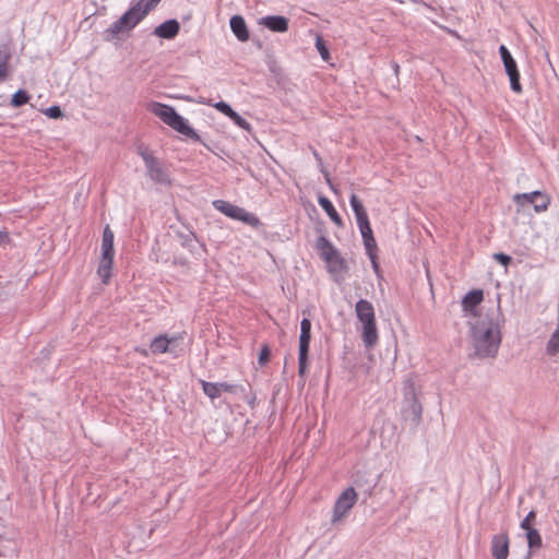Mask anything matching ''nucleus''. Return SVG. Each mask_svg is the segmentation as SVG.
<instances>
[{
  "label": "nucleus",
  "instance_id": "nucleus-1",
  "mask_svg": "<svg viewBox=\"0 0 559 559\" xmlns=\"http://www.w3.org/2000/svg\"><path fill=\"white\" fill-rule=\"evenodd\" d=\"M473 340L479 357H493L501 342L500 324L492 320L479 322L474 326Z\"/></svg>",
  "mask_w": 559,
  "mask_h": 559
},
{
  "label": "nucleus",
  "instance_id": "nucleus-2",
  "mask_svg": "<svg viewBox=\"0 0 559 559\" xmlns=\"http://www.w3.org/2000/svg\"><path fill=\"white\" fill-rule=\"evenodd\" d=\"M147 110L178 133L193 141H200V135L189 126L188 120L180 116L174 107L163 103L152 102L147 105Z\"/></svg>",
  "mask_w": 559,
  "mask_h": 559
},
{
  "label": "nucleus",
  "instance_id": "nucleus-3",
  "mask_svg": "<svg viewBox=\"0 0 559 559\" xmlns=\"http://www.w3.org/2000/svg\"><path fill=\"white\" fill-rule=\"evenodd\" d=\"M160 0H140L107 29L112 37L124 31L134 28L152 11Z\"/></svg>",
  "mask_w": 559,
  "mask_h": 559
},
{
  "label": "nucleus",
  "instance_id": "nucleus-4",
  "mask_svg": "<svg viewBox=\"0 0 559 559\" xmlns=\"http://www.w3.org/2000/svg\"><path fill=\"white\" fill-rule=\"evenodd\" d=\"M355 313L362 324L361 338L366 347H373L379 341L374 308L367 299H360L355 305Z\"/></svg>",
  "mask_w": 559,
  "mask_h": 559
},
{
  "label": "nucleus",
  "instance_id": "nucleus-5",
  "mask_svg": "<svg viewBox=\"0 0 559 559\" xmlns=\"http://www.w3.org/2000/svg\"><path fill=\"white\" fill-rule=\"evenodd\" d=\"M316 249L324 261L328 272L333 277L342 276L347 272V263L335 246L324 236H320L316 242Z\"/></svg>",
  "mask_w": 559,
  "mask_h": 559
},
{
  "label": "nucleus",
  "instance_id": "nucleus-6",
  "mask_svg": "<svg viewBox=\"0 0 559 559\" xmlns=\"http://www.w3.org/2000/svg\"><path fill=\"white\" fill-rule=\"evenodd\" d=\"M213 206L227 217L240 221L251 227H257L260 225V219L257 215L246 211L243 207L231 204L227 201L215 200L213 202Z\"/></svg>",
  "mask_w": 559,
  "mask_h": 559
},
{
  "label": "nucleus",
  "instance_id": "nucleus-7",
  "mask_svg": "<svg viewBox=\"0 0 559 559\" xmlns=\"http://www.w3.org/2000/svg\"><path fill=\"white\" fill-rule=\"evenodd\" d=\"M311 321L304 318L300 322V335H299V376L304 377L308 368V354L309 345L311 341Z\"/></svg>",
  "mask_w": 559,
  "mask_h": 559
},
{
  "label": "nucleus",
  "instance_id": "nucleus-8",
  "mask_svg": "<svg viewBox=\"0 0 559 559\" xmlns=\"http://www.w3.org/2000/svg\"><path fill=\"white\" fill-rule=\"evenodd\" d=\"M358 495L353 487L346 488L337 498L332 514V523H337L347 516L350 509L356 504Z\"/></svg>",
  "mask_w": 559,
  "mask_h": 559
},
{
  "label": "nucleus",
  "instance_id": "nucleus-9",
  "mask_svg": "<svg viewBox=\"0 0 559 559\" xmlns=\"http://www.w3.org/2000/svg\"><path fill=\"white\" fill-rule=\"evenodd\" d=\"M141 156L145 163L150 178L160 185L171 186L173 181L163 164L148 152H142Z\"/></svg>",
  "mask_w": 559,
  "mask_h": 559
},
{
  "label": "nucleus",
  "instance_id": "nucleus-10",
  "mask_svg": "<svg viewBox=\"0 0 559 559\" xmlns=\"http://www.w3.org/2000/svg\"><path fill=\"white\" fill-rule=\"evenodd\" d=\"M499 52L504 66L506 73L508 74L510 80L511 90L516 94H521L523 92V88L520 82V71L518 69L516 61L514 60L511 52L504 45L500 46Z\"/></svg>",
  "mask_w": 559,
  "mask_h": 559
},
{
  "label": "nucleus",
  "instance_id": "nucleus-11",
  "mask_svg": "<svg viewBox=\"0 0 559 559\" xmlns=\"http://www.w3.org/2000/svg\"><path fill=\"white\" fill-rule=\"evenodd\" d=\"M349 203L355 214L362 239L372 237L373 233L369 222L368 213L360 199L355 193H353L350 195Z\"/></svg>",
  "mask_w": 559,
  "mask_h": 559
},
{
  "label": "nucleus",
  "instance_id": "nucleus-12",
  "mask_svg": "<svg viewBox=\"0 0 559 559\" xmlns=\"http://www.w3.org/2000/svg\"><path fill=\"white\" fill-rule=\"evenodd\" d=\"M513 201L519 206H524L526 203H532L536 212H544L550 204V198L540 191L531 193H519L513 197Z\"/></svg>",
  "mask_w": 559,
  "mask_h": 559
},
{
  "label": "nucleus",
  "instance_id": "nucleus-13",
  "mask_svg": "<svg viewBox=\"0 0 559 559\" xmlns=\"http://www.w3.org/2000/svg\"><path fill=\"white\" fill-rule=\"evenodd\" d=\"M491 554L495 559H507L509 555V537L507 534H498L491 540Z\"/></svg>",
  "mask_w": 559,
  "mask_h": 559
},
{
  "label": "nucleus",
  "instance_id": "nucleus-14",
  "mask_svg": "<svg viewBox=\"0 0 559 559\" xmlns=\"http://www.w3.org/2000/svg\"><path fill=\"white\" fill-rule=\"evenodd\" d=\"M260 24L277 33H284L288 29V20L281 15L264 16L261 19Z\"/></svg>",
  "mask_w": 559,
  "mask_h": 559
},
{
  "label": "nucleus",
  "instance_id": "nucleus-15",
  "mask_svg": "<svg viewBox=\"0 0 559 559\" xmlns=\"http://www.w3.org/2000/svg\"><path fill=\"white\" fill-rule=\"evenodd\" d=\"M181 336L168 337L165 334L156 336L150 344V349L153 354H165L169 349V345L178 340H181Z\"/></svg>",
  "mask_w": 559,
  "mask_h": 559
},
{
  "label": "nucleus",
  "instance_id": "nucleus-16",
  "mask_svg": "<svg viewBox=\"0 0 559 559\" xmlns=\"http://www.w3.org/2000/svg\"><path fill=\"white\" fill-rule=\"evenodd\" d=\"M230 28L240 41H247L250 37L245 19L241 15H234L230 19Z\"/></svg>",
  "mask_w": 559,
  "mask_h": 559
},
{
  "label": "nucleus",
  "instance_id": "nucleus-17",
  "mask_svg": "<svg viewBox=\"0 0 559 559\" xmlns=\"http://www.w3.org/2000/svg\"><path fill=\"white\" fill-rule=\"evenodd\" d=\"M179 32V23L176 20H169L158 25L154 34L160 38L171 39Z\"/></svg>",
  "mask_w": 559,
  "mask_h": 559
},
{
  "label": "nucleus",
  "instance_id": "nucleus-18",
  "mask_svg": "<svg viewBox=\"0 0 559 559\" xmlns=\"http://www.w3.org/2000/svg\"><path fill=\"white\" fill-rule=\"evenodd\" d=\"M484 300V293L481 289H474L468 292L462 300V308L466 312H473L474 309Z\"/></svg>",
  "mask_w": 559,
  "mask_h": 559
},
{
  "label": "nucleus",
  "instance_id": "nucleus-19",
  "mask_svg": "<svg viewBox=\"0 0 559 559\" xmlns=\"http://www.w3.org/2000/svg\"><path fill=\"white\" fill-rule=\"evenodd\" d=\"M319 205L324 210L326 215L330 217V219L338 227L343 226V219L341 215L335 210L332 202L326 197H319L318 198Z\"/></svg>",
  "mask_w": 559,
  "mask_h": 559
},
{
  "label": "nucleus",
  "instance_id": "nucleus-20",
  "mask_svg": "<svg viewBox=\"0 0 559 559\" xmlns=\"http://www.w3.org/2000/svg\"><path fill=\"white\" fill-rule=\"evenodd\" d=\"M362 241H364V246H365L366 252H367L368 257L371 260L373 270L376 272H379V264H378V261H377V258H378L377 257L378 246H377L374 237L372 236V237L364 238Z\"/></svg>",
  "mask_w": 559,
  "mask_h": 559
},
{
  "label": "nucleus",
  "instance_id": "nucleus-21",
  "mask_svg": "<svg viewBox=\"0 0 559 559\" xmlns=\"http://www.w3.org/2000/svg\"><path fill=\"white\" fill-rule=\"evenodd\" d=\"M112 266H114L112 261H105V260L99 259L98 267H97V275L100 277L102 283L104 285H107L110 282Z\"/></svg>",
  "mask_w": 559,
  "mask_h": 559
},
{
  "label": "nucleus",
  "instance_id": "nucleus-22",
  "mask_svg": "<svg viewBox=\"0 0 559 559\" xmlns=\"http://www.w3.org/2000/svg\"><path fill=\"white\" fill-rule=\"evenodd\" d=\"M10 53L7 49H0V82L9 75Z\"/></svg>",
  "mask_w": 559,
  "mask_h": 559
},
{
  "label": "nucleus",
  "instance_id": "nucleus-23",
  "mask_svg": "<svg viewBox=\"0 0 559 559\" xmlns=\"http://www.w3.org/2000/svg\"><path fill=\"white\" fill-rule=\"evenodd\" d=\"M201 385L204 394L209 396L211 400L218 399L222 395V393L218 390V386L214 382L201 380Z\"/></svg>",
  "mask_w": 559,
  "mask_h": 559
},
{
  "label": "nucleus",
  "instance_id": "nucleus-24",
  "mask_svg": "<svg viewBox=\"0 0 559 559\" xmlns=\"http://www.w3.org/2000/svg\"><path fill=\"white\" fill-rule=\"evenodd\" d=\"M526 537H527L528 546L531 548L542 547L543 542H542L540 534L538 533L537 530L530 528L528 531H526Z\"/></svg>",
  "mask_w": 559,
  "mask_h": 559
},
{
  "label": "nucleus",
  "instance_id": "nucleus-25",
  "mask_svg": "<svg viewBox=\"0 0 559 559\" xmlns=\"http://www.w3.org/2000/svg\"><path fill=\"white\" fill-rule=\"evenodd\" d=\"M547 352L550 355H555V354L559 353V322H558L557 329L555 330V332L552 333V335L550 336V338L548 341Z\"/></svg>",
  "mask_w": 559,
  "mask_h": 559
},
{
  "label": "nucleus",
  "instance_id": "nucleus-26",
  "mask_svg": "<svg viewBox=\"0 0 559 559\" xmlns=\"http://www.w3.org/2000/svg\"><path fill=\"white\" fill-rule=\"evenodd\" d=\"M29 100V95L26 91L20 90L16 93L12 95L11 98V105L13 107H21L22 105H25Z\"/></svg>",
  "mask_w": 559,
  "mask_h": 559
},
{
  "label": "nucleus",
  "instance_id": "nucleus-27",
  "mask_svg": "<svg viewBox=\"0 0 559 559\" xmlns=\"http://www.w3.org/2000/svg\"><path fill=\"white\" fill-rule=\"evenodd\" d=\"M114 239H115V235H114V231L110 229V227L107 225L105 228H104V231H103V238H102V247L100 249H115L114 248Z\"/></svg>",
  "mask_w": 559,
  "mask_h": 559
},
{
  "label": "nucleus",
  "instance_id": "nucleus-28",
  "mask_svg": "<svg viewBox=\"0 0 559 559\" xmlns=\"http://www.w3.org/2000/svg\"><path fill=\"white\" fill-rule=\"evenodd\" d=\"M316 47H317L319 53L321 55L322 59L324 61H328L330 59V52H329V49L326 48L325 43L321 36H317Z\"/></svg>",
  "mask_w": 559,
  "mask_h": 559
},
{
  "label": "nucleus",
  "instance_id": "nucleus-29",
  "mask_svg": "<svg viewBox=\"0 0 559 559\" xmlns=\"http://www.w3.org/2000/svg\"><path fill=\"white\" fill-rule=\"evenodd\" d=\"M229 119L235 123L237 124L238 127H240L241 129H245V130H249L250 129V123L243 119L240 115H238L235 110L234 112L230 115Z\"/></svg>",
  "mask_w": 559,
  "mask_h": 559
},
{
  "label": "nucleus",
  "instance_id": "nucleus-30",
  "mask_svg": "<svg viewBox=\"0 0 559 559\" xmlns=\"http://www.w3.org/2000/svg\"><path fill=\"white\" fill-rule=\"evenodd\" d=\"M536 519L535 511L528 512V514L525 516V519L521 522V528L524 531H528L530 528H534L533 524Z\"/></svg>",
  "mask_w": 559,
  "mask_h": 559
},
{
  "label": "nucleus",
  "instance_id": "nucleus-31",
  "mask_svg": "<svg viewBox=\"0 0 559 559\" xmlns=\"http://www.w3.org/2000/svg\"><path fill=\"white\" fill-rule=\"evenodd\" d=\"M271 357V350L267 345L262 346L258 361L261 366H264L269 362Z\"/></svg>",
  "mask_w": 559,
  "mask_h": 559
},
{
  "label": "nucleus",
  "instance_id": "nucleus-32",
  "mask_svg": "<svg viewBox=\"0 0 559 559\" xmlns=\"http://www.w3.org/2000/svg\"><path fill=\"white\" fill-rule=\"evenodd\" d=\"M214 107L222 114H224L225 116H227L228 118L230 117V115L234 112V109L225 102H218L214 105Z\"/></svg>",
  "mask_w": 559,
  "mask_h": 559
},
{
  "label": "nucleus",
  "instance_id": "nucleus-33",
  "mask_svg": "<svg viewBox=\"0 0 559 559\" xmlns=\"http://www.w3.org/2000/svg\"><path fill=\"white\" fill-rule=\"evenodd\" d=\"M45 115L49 118L58 119L62 116V111H61L60 107L52 106L45 110Z\"/></svg>",
  "mask_w": 559,
  "mask_h": 559
},
{
  "label": "nucleus",
  "instance_id": "nucleus-34",
  "mask_svg": "<svg viewBox=\"0 0 559 559\" xmlns=\"http://www.w3.org/2000/svg\"><path fill=\"white\" fill-rule=\"evenodd\" d=\"M100 251H102L100 260L114 262L115 249L107 248V249H100Z\"/></svg>",
  "mask_w": 559,
  "mask_h": 559
},
{
  "label": "nucleus",
  "instance_id": "nucleus-35",
  "mask_svg": "<svg viewBox=\"0 0 559 559\" xmlns=\"http://www.w3.org/2000/svg\"><path fill=\"white\" fill-rule=\"evenodd\" d=\"M216 385L218 386V390L221 393H223V392L234 393L236 390V385L229 384L227 382L216 383Z\"/></svg>",
  "mask_w": 559,
  "mask_h": 559
},
{
  "label": "nucleus",
  "instance_id": "nucleus-36",
  "mask_svg": "<svg viewBox=\"0 0 559 559\" xmlns=\"http://www.w3.org/2000/svg\"><path fill=\"white\" fill-rule=\"evenodd\" d=\"M12 239L7 230H0V246H8Z\"/></svg>",
  "mask_w": 559,
  "mask_h": 559
},
{
  "label": "nucleus",
  "instance_id": "nucleus-37",
  "mask_svg": "<svg viewBox=\"0 0 559 559\" xmlns=\"http://www.w3.org/2000/svg\"><path fill=\"white\" fill-rule=\"evenodd\" d=\"M495 259L502 263L503 265H508L511 262V258L503 253H497L495 254Z\"/></svg>",
  "mask_w": 559,
  "mask_h": 559
},
{
  "label": "nucleus",
  "instance_id": "nucleus-38",
  "mask_svg": "<svg viewBox=\"0 0 559 559\" xmlns=\"http://www.w3.org/2000/svg\"><path fill=\"white\" fill-rule=\"evenodd\" d=\"M324 178H325V182L328 183V186L330 187V189L335 193V194H338V189L334 186V183L332 182V179L330 177V174L328 171L324 173Z\"/></svg>",
  "mask_w": 559,
  "mask_h": 559
},
{
  "label": "nucleus",
  "instance_id": "nucleus-39",
  "mask_svg": "<svg viewBox=\"0 0 559 559\" xmlns=\"http://www.w3.org/2000/svg\"><path fill=\"white\" fill-rule=\"evenodd\" d=\"M143 356H147V350L146 349H141L139 350Z\"/></svg>",
  "mask_w": 559,
  "mask_h": 559
}]
</instances>
